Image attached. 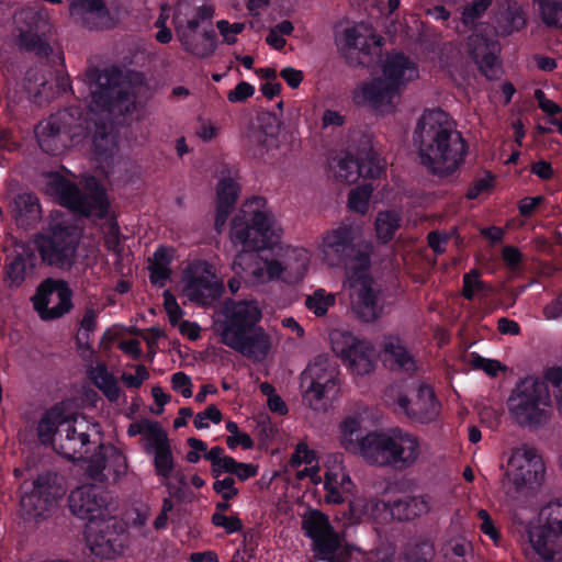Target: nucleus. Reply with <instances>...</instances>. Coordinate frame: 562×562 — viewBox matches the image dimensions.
I'll return each instance as SVG.
<instances>
[{
    "label": "nucleus",
    "instance_id": "obj_36",
    "mask_svg": "<svg viewBox=\"0 0 562 562\" xmlns=\"http://www.w3.org/2000/svg\"><path fill=\"white\" fill-rule=\"evenodd\" d=\"M431 497L427 494L407 496L391 504L390 514L400 520H409L431 510Z\"/></svg>",
    "mask_w": 562,
    "mask_h": 562
},
{
    "label": "nucleus",
    "instance_id": "obj_27",
    "mask_svg": "<svg viewBox=\"0 0 562 562\" xmlns=\"http://www.w3.org/2000/svg\"><path fill=\"white\" fill-rule=\"evenodd\" d=\"M392 429L387 431H368L362 437V445L357 453L366 463L387 468L391 463Z\"/></svg>",
    "mask_w": 562,
    "mask_h": 562
},
{
    "label": "nucleus",
    "instance_id": "obj_50",
    "mask_svg": "<svg viewBox=\"0 0 562 562\" xmlns=\"http://www.w3.org/2000/svg\"><path fill=\"white\" fill-rule=\"evenodd\" d=\"M26 277V262L22 257H15L4 271V285L10 290H16L22 285Z\"/></svg>",
    "mask_w": 562,
    "mask_h": 562
},
{
    "label": "nucleus",
    "instance_id": "obj_44",
    "mask_svg": "<svg viewBox=\"0 0 562 562\" xmlns=\"http://www.w3.org/2000/svg\"><path fill=\"white\" fill-rule=\"evenodd\" d=\"M150 517V508L143 506L134 508L130 517L128 526L131 528L132 537L139 540H154L155 535L151 527L148 526Z\"/></svg>",
    "mask_w": 562,
    "mask_h": 562
},
{
    "label": "nucleus",
    "instance_id": "obj_4",
    "mask_svg": "<svg viewBox=\"0 0 562 562\" xmlns=\"http://www.w3.org/2000/svg\"><path fill=\"white\" fill-rule=\"evenodd\" d=\"M98 424H89L79 418L71 405L60 402L47 409L37 424V436L43 445H50L54 450L68 460H81L93 443L90 430L99 432Z\"/></svg>",
    "mask_w": 562,
    "mask_h": 562
},
{
    "label": "nucleus",
    "instance_id": "obj_53",
    "mask_svg": "<svg viewBox=\"0 0 562 562\" xmlns=\"http://www.w3.org/2000/svg\"><path fill=\"white\" fill-rule=\"evenodd\" d=\"M526 25V19L521 10L507 9L499 20V32L503 35L521 30Z\"/></svg>",
    "mask_w": 562,
    "mask_h": 562
},
{
    "label": "nucleus",
    "instance_id": "obj_22",
    "mask_svg": "<svg viewBox=\"0 0 562 562\" xmlns=\"http://www.w3.org/2000/svg\"><path fill=\"white\" fill-rule=\"evenodd\" d=\"M396 404L409 418L424 424L435 420L440 413V404L432 389L424 384L419 385L409 398L400 395Z\"/></svg>",
    "mask_w": 562,
    "mask_h": 562
},
{
    "label": "nucleus",
    "instance_id": "obj_16",
    "mask_svg": "<svg viewBox=\"0 0 562 562\" xmlns=\"http://www.w3.org/2000/svg\"><path fill=\"white\" fill-rule=\"evenodd\" d=\"M221 313L223 318L213 325L221 342L225 341L226 335L237 337L254 329L262 318V308L256 300L226 301Z\"/></svg>",
    "mask_w": 562,
    "mask_h": 562
},
{
    "label": "nucleus",
    "instance_id": "obj_26",
    "mask_svg": "<svg viewBox=\"0 0 562 562\" xmlns=\"http://www.w3.org/2000/svg\"><path fill=\"white\" fill-rule=\"evenodd\" d=\"M279 122L271 115H262L248 128L244 142L252 157H262L277 145Z\"/></svg>",
    "mask_w": 562,
    "mask_h": 562
},
{
    "label": "nucleus",
    "instance_id": "obj_13",
    "mask_svg": "<svg viewBox=\"0 0 562 562\" xmlns=\"http://www.w3.org/2000/svg\"><path fill=\"white\" fill-rule=\"evenodd\" d=\"M331 350L341 359L352 375L363 376L372 373L376 364L373 345L349 331L335 329L329 334Z\"/></svg>",
    "mask_w": 562,
    "mask_h": 562
},
{
    "label": "nucleus",
    "instance_id": "obj_48",
    "mask_svg": "<svg viewBox=\"0 0 562 562\" xmlns=\"http://www.w3.org/2000/svg\"><path fill=\"white\" fill-rule=\"evenodd\" d=\"M142 439L144 449L148 453L170 446L167 432L156 422H149Z\"/></svg>",
    "mask_w": 562,
    "mask_h": 562
},
{
    "label": "nucleus",
    "instance_id": "obj_6",
    "mask_svg": "<svg viewBox=\"0 0 562 562\" xmlns=\"http://www.w3.org/2000/svg\"><path fill=\"white\" fill-rule=\"evenodd\" d=\"M372 244L362 243L357 255L351 258L346 269L344 286L348 292L350 308L355 316L363 323H373L383 313L379 291L369 273Z\"/></svg>",
    "mask_w": 562,
    "mask_h": 562
},
{
    "label": "nucleus",
    "instance_id": "obj_56",
    "mask_svg": "<svg viewBox=\"0 0 562 562\" xmlns=\"http://www.w3.org/2000/svg\"><path fill=\"white\" fill-rule=\"evenodd\" d=\"M204 458L211 462V472L214 477L222 475L228 464L227 460L233 459V457L225 454L224 449L218 446L205 452Z\"/></svg>",
    "mask_w": 562,
    "mask_h": 562
},
{
    "label": "nucleus",
    "instance_id": "obj_32",
    "mask_svg": "<svg viewBox=\"0 0 562 562\" xmlns=\"http://www.w3.org/2000/svg\"><path fill=\"white\" fill-rule=\"evenodd\" d=\"M8 209L16 225L21 227L34 226L42 218L38 198L29 191L16 193L10 198Z\"/></svg>",
    "mask_w": 562,
    "mask_h": 562
},
{
    "label": "nucleus",
    "instance_id": "obj_25",
    "mask_svg": "<svg viewBox=\"0 0 562 562\" xmlns=\"http://www.w3.org/2000/svg\"><path fill=\"white\" fill-rule=\"evenodd\" d=\"M69 508L74 515L81 519H103L110 517L109 505L99 495L93 485H82L69 495Z\"/></svg>",
    "mask_w": 562,
    "mask_h": 562
},
{
    "label": "nucleus",
    "instance_id": "obj_46",
    "mask_svg": "<svg viewBox=\"0 0 562 562\" xmlns=\"http://www.w3.org/2000/svg\"><path fill=\"white\" fill-rule=\"evenodd\" d=\"M335 303L336 295L322 288L316 289L305 299L306 308L317 317L326 315L328 310L333 307Z\"/></svg>",
    "mask_w": 562,
    "mask_h": 562
},
{
    "label": "nucleus",
    "instance_id": "obj_7",
    "mask_svg": "<svg viewBox=\"0 0 562 562\" xmlns=\"http://www.w3.org/2000/svg\"><path fill=\"white\" fill-rule=\"evenodd\" d=\"M45 192L75 213L86 217H108L110 203L104 188L94 178H88L81 191L59 175H49Z\"/></svg>",
    "mask_w": 562,
    "mask_h": 562
},
{
    "label": "nucleus",
    "instance_id": "obj_47",
    "mask_svg": "<svg viewBox=\"0 0 562 562\" xmlns=\"http://www.w3.org/2000/svg\"><path fill=\"white\" fill-rule=\"evenodd\" d=\"M358 158L361 165V176L364 178H379L384 171L385 162L371 147L363 148Z\"/></svg>",
    "mask_w": 562,
    "mask_h": 562
},
{
    "label": "nucleus",
    "instance_id": "obj_41",
    "mask_svg": "<svg viewBox=\"0 0 562 562\" xmlns=\"http://www.w3.org/2000/svg\"><path fill=\"white\" fill-rule=\"evenodd\" d=\"M175 250L172 248L162 247L156 249L149 266L150 282L155 285L162 286L171 276L170 263L173 258Z\"/></svg>",
    "mask_w": 562,
    "mask_h": 562
},
{
    "label": "nucleus",
    "instance_id": "obj_28",
    "mask_svg": "<svg viewBox=\"0 0 562 562\" xmlns=\"http://www.w3.org/2000/svg\"><path fill=\"white\" fill-rule=\"evenodd\" d=\"M77 237L65 231H55L50 237L38 241V250L44 261L49 265L68 262L76 251Z\"/></svg>",
    "mask_w": 562,
    "mask_h": 562
},
{
    "label": "nucleus",
    "instance_id": "obj_39",
    "mask_svg": "<svg viewBox=\"0 0 562 562\" xmlns=\"http://www.w3.org/2000/svg\"><path fill=\"white\" fill-rule=\"evenodd\" d=\"M350 518L362 520L364 518L378 520L390 513L391 504H386L376 497L357 496L349 502Z\"/></svg>",
    "mask_w": 562,
    "mask_h": 562
},
{
    "label": "nucleus",
    "instance_id": "obj_5",
    "mask_svg": "<svg viewBox=\"0 0 562 562\" xmlns=\"http://www.w3.org/2000/svg\"><path fill=\"white\" fill-rule=\"evenodd\" d=\"M419 76L417 64L402 53L386 56L381 66V77L359 85L353 101L369 105L378 114H390L396 109L401 90Z\"/></svg>",
    "mask_w": 562,
    "mask_h": 562
},
{
    "label": "nucleus",
    "instance_id": "obj_19",
    "mask_svg": "<svg viewBox=\"0 0 562 562\" xmlns=\"http://www.w3.org/2000/svg\"><path fill=\"white\" fill-rule=\"evenodd\" d=\"M33 305L42 319L59 318L71 308V292L64 281L48 279L38 286Z\"/></svg>",
    "mask_w": 562,
    "mask_h": 562
},
{
    "label": "nucleus",
    "instance_id": "obj_1",
    "mask_svg": "<svg viewBox=\"0 0 562 562\" xmlns=\"http://www.w3.org/2000/svg\"><path fill=\"white\" fill-rule=\"evenodd\" d=\"M85 83L90 95L86 117L78 108L64 109L40 122L35 128L37 143L43 151L57 155L68 146L81 144L94 132L92 142L98 156H112L117 149L112 134V117L125 115L136 108L135 95L130 83L120 81L115 69H91L86 74Z\"/></svg>",
    "mask_w": 562,
    "mask_h": 562
},
{
    "label": "nucleus",
    "instance_id": "obj_15",
    "mask_svg": "<svg viewBox=\"0 0 562 562\" xmlns=\"http://www.w3.org/2000/svg\"><path fill=\"white\" fill-rule=\"evenodd\" d=\"M66 491L61 476L52 472L43 473L34 480L33 490L21 497V509L30 518L45 519Z\"/></svg>",
    "mask_w": 562,
    "mask_h": 562
},
{
    "label": "nucleus",
    "instance_id": "obj_33",
    "mask_svg": "<svg viewBox=\"0 0 562 562\" xmlns=\"http://www.w3.org/2000/svg\"><path fill=\"white\" fill-rule=\"evenodd\" d=\"M289 464L292 469L296 470L295 476L297 480L310 479L315 485L322 482L317 453L308 447L306 441L296 443Z\"/></svg>",
    "mask_w": 562,
    "mask_h": 562
},
{
    "label": "nucleus",
    "instance_id": "obj_40",
    "mask_svg": "<svg viewBox=\"0 0 562 562\" xmlns=\"http://www.w3.org/2000/svg\"><path fill=\"white\" fill-rule=\"evenodd\" d=\"M184 50L195 57H207L215 50V38L209 32L198 34L196 31L177 35Z\"/></svg>",
    "mask_w": 562,
    "mask_h": 562
},
{
    "label": "nucleus",
    "instance_id": "obj_62",
    "mask_svg": "<svg viewBox=\"0 0 562 562\" xmlns=\"http://www.w3.org/2000/svg\"><path fill=\"white\" fill-rule=\"evenodd\" d=\"M476 516L480 520L479 528L480 530L487 536L495 544L499 542V532L496 529L494 521L491 518V515L485 509H477Z\"/></svg>",
    "mask_w": 562,
    "mask_h": 562
},
{
    "label": "nucleus",
    "instance_id": "obj_37",
    "mask_svg": "<svg viewBox=\"0 0 562 562\" xmlns=\"http://www.w3.org/2000/svg\"><path fill=\"white\" fill-rule=\"evenodd\" d=\"M238 191L239 187L233 179L223 178L218 181L215 215V228L217 232H222L225 226L228 214L237 200Z\"/></svg>",
    "mask_w": 562,
    "mask_h": 562
},
{
    "label": "nucleus",
    "instance_id": "obj_8",
    "mask_svg": "<svg viewBox=\"0 0 562 562\" xmlns=\"http://www.w3.org/2000/svg\"><path fill=\"white\" fill-rule=\"evenodd\" d=\"M512 419L521 427L544 424L551 414V396L546 382L527 376L514 389L508 400Z\"/></svg>",
    "mask_w": 562,
    "mask_h": 562
},
{
    "label": "nucleus",
    "instance_id": "obj_60",
    "mask_svg": "<svg viewBox=\"0 0 562 562\" xmlns=\"http://www.w3.org/2000/svg\"><path fill=\"white\" fill-rule=\"evenodd\" d=\"M222 420V413L215 405H209L203 412L195 415L193 425L196 429H206L210 422L220 424Z\"/></svg>",
    "mask_w": 562,
    "mask_h": 562
},
{
    "label": "nucleus",
    "instance_id": "obj_31",
    "mask_svg": "<svg viewBox=\"0 0 562 562\" xmlns=\"http://www.w3.org/2000/svg\"><path fill=\"white\" fill-rule=\"evenodd\" d=\"M71 18L88 29L110 27L113 22L102 0H76L70 3Z\"/></svg>",
    "mask_w": 562,
    "mask_h": 562
},
{
    "label": "nucleus",
    "instance_id": "obj_23",
    "mask_svg": "<svg viewBox=\"0 0 562 562\" xmlns=\"http://www.w3.org/2000/svg\"><path fill=\"white\" fill-rule=\"evenodd\" d=\"M324 488L325 502L328 504H341L345 502V495L353 493L355 484L344 465L341 454L328 457Z\"/></svg>",
    "mask_w": 562,
    "mask_h": 562
},
{
    "label": "nucleus",
    "instance_id": "obj_38",
    "mask_svg": "<svg viewBox=\"0 0 562 562\" xmlns=\"http://www.w3.org/2000/svg\"><path fill=\"white\" fill-rule=\"evenodd\" d=\"M382 349L386 361L391 366L406 372H414L417 369L414 356L407 350L400 337L386 336L383 340Z\"/></svg>",
    "mask_w": 562,
    "mask_h": 562
},
{
    "label": "nucleus",
    "instance_id": "obj_20",
    "mask_svg": "<svg viewBox=\"0 0 562 562\" xmlns=\"http://www.w3.org/2000/svg\"><path fill=\"white\" fill-rule=\"evenodd\" d=\"M360 228L353 225H340L326 232L318 246L322 260L329 267L341 265L352 250Z\"/></svg>",
    "mask_w": 562,
    "mask_h": 562
},
{
    "label": "nucleus",
    "instance_id": "obj_30",
    "mask_svg": "<svg viewBox=\"0 0 562 562\" xmlns=\"http://www.w3.org/2000/svg\"><path fill=\"white\" fill-rule=\"evenodd\" d=\"M276 249L281 261L283 282L294 284L302 281L308 270L310 252L301 247L284 245L280 239Z\"/></svg>",
    "mask_w": 562,
    "mask_h": 562
},
{
    "label": "nucleus",
    "instance_id": "obj_9",
    "mask_svg": "<svg viewBox=\"0 0 562 562\" xmlns=\"http://www.w3.org/2000/svg\"><path fill=\"white\" fill-rule=\"evenodd\" d=\"M502 470L501 482L505 492H521L541 481L544 463L535 448L522 445L509 451Z\"/></svg>",
    "mask_w": 562,
    "mask_h": 562
},
{
    "label": "nucleus",
    "instance_id": "obj_49",
    "mask_svg": "<svg viewBox=\"0 0 562 562\" xmlns=\"http://www.w3.org/2000/svg\"><path fill=\"white\" fill-rule=\"evenodd\" d=\"M543 23L549 27H562V0H538Z\"/></svg>",
    "mask_w": 562,
    "mask_h": 562
},
{
    "label": "nucleus",
    "instance_id": "obj_57",
    "mask_svg": "<svg viewBox=\"0 0 562 562\" xmlns=\"http://www.w3.org/2000/svg\"><path fill=\"white\" fill-rule=\"evenodd\" d=\"M104 234V243L109 250L119 254L120 252V228L114 217H109L102 225Z\"/></svg>",
    "mask_w": 562,
    "mask_h": 562
},
{
    "label": "nucleus",
    "instance_id": "obj_35",
    "mask_svg": "<svg viewBox=\"0 0 562 562\" xmlns=\"http://www.w3.org/2000/svg\"><path fill=\"white\" fill-rule=\"evenodd\" d=\"M363 413H353L346 416L338 426V441L340 446L348 452L356 454L362 445L364 430Z\"/></svg>",
    "mask_w": 562,
    "mask_h": 562
},
{
    "label": "nucleus",
    "instance_id": "obj_63",
    "mask_svg": "<svg viewBox=\"0 0 562 562\" xmlns=\"http://www.w3.org/2000/svg\"><path fill=\"white\" fill-rule=\"evenodd\" d=\"M483 290V283L480 281V274L476 270H471L463 277V295L472 300L475 294Z\"/></svg>",
    "mask_w": 562,
    "mask_h": 562
},
{
    "label": "nucleus",
    "instance_id": "obj_29",
    "mask_svg": "<svg viewBox=\"0 0 562 562\" xmlns=\"http://www.w3.org/2000/svg\"><path fill=\"white\" fill-rule=\"evenodd\" d=\"M214 10L201 0H179L173 13V24L177 35L198 30L203 21L211 20Z\"/></svg>",
    "mask_w": 562,
    "mask_h": 562
},
{
    "label": "nucleus",
    "instance_id": "obj_61",
    "mask_svg": "<svg viewBox=\"0 0 562 562\" xmlns=\"http://www.w3.org/2000/svg\"><path fill=\"white\" fill-rule=\"evenodd\" d=\"M171 387L183 397L189 398L193 394V383L191 378L182 371L173 373L170 378Z\"/></svg>",
    "mask_w": 562,
    "mask_h": 562
},
{
    "label": "nucleus",
    "instance_id": "obj_10",
    "mask_svg": "<svg viewBox=\"0 0 562 562\" xmlns=\"http://www.w3.org/2000/svg\"><path fill=\"white\" fill-rule=\"evenodd\" d=\"M303 398L315 409L325 407V400L335 396L339 390V370L326 355H319L301 374Z\"/></svg>",
    "mask_w": 562,
    "mask_h": 562
},
{
    "label": "nucleus",
    "instance_id": "obj_12",
    "mask_svg": "<svg viewBox=\"0 0 562 562\" xmlns=\"http://www.w3.org/2000/svg\"><path fill=\"white\" fill-rule=\"evenodd\" d=\"M302 529L313 541V551L318 560L348 562L349 552L330 525L328 517L318 509H307L301 517Z\"/></svg>",
    "mask_w": 562,
    "mask_h": 562
},
{
    "label": "nucleus",
    "instance_id": "obj_55",
    "mask_svg": "<svg viewBox=\"0 0 562 562\" xmlns=\"http://www.w3.org/2000/svg\"><path fill=\"white\" fill-rule=\"evenodd\" d=\"M228 464L223 471L224 473H229L235 475L239 481H247L250 477H254L259 472V467L254 463H245L238 462L234 458L232 460H227Z\"/></svg>",
    "mask_w": 562,
    "mask_h": 562
},
{
    "label": "nucleus",
    "instance_id": "obj_14",
    "mask_svg": "<svg viewBox=\"0 0 562 562\" xmlns=\"http://www.w3.org/2000/svg\"><path fill=\"white\" fill-rule=\"evenodd\" d=\"M182 294L192 303L200 306H212L221 297L224 286L217 279L213 266L203 260L188 265L183 270Z\"/></svg>",
    "mask_w": 562,
    "mask_h": 562
},
{
    "label": "nucleus",
    "instance_id": "obj_11",
    "mask_svg": "<svg viewBox=\"0 0 562 562\" xmlns=\"http://www.w3.org/2000/svg\"><path fill=\"white\" fill-rule=\"evenodd\" d=\"M546 524L531 522L528 526V542L543 562L562 561V501L543 509Z\"/></svg>",
    "mask_w": 562,
    "mask_h": 562
},
{
    "label": "nucleus",
    "instance_id": "obj_2",
    "mask_svg": "<svg viewBox=\"0 0 562 562\" xmlns=\"http://www.w3.org/2000/svg\"><path fill=\"white\" fill-rule=\"evenodd\" d=\"M282 228L262 198L248 200L234 217L231 240L241 247L233 262V269L246 273L247 281L255 286L282 281L281 261L277 241Z\"/></svg>",
    "mask_w": 562,
    "mask_h": 562
},
{
    "label": "nucleus",
    "instance_id": "obj_21",
    "mask_svg": "<svg viewBox=\"0 0 562 562\" xmlns=\"http://www.w3.org/2000/svg\"><path fill=\"white\" fill-rule=\"evenodd\" d=\"M424 445L420 439L401 428L392 429V448L390 468L409 469L423 460Z\"/></svg>",
    "mask_w": 562,
    "mask_h": 562
},
{
    "label": "nucleus",
    "instance_id": "obj_59",
    "mask_svg": "<svg viewBox=\"0 0 562 562\" xmlns=\"http://www.w3.org/2000/svg\"><path fill=\"white\" fill-rule=\"evenodd\" d=\"M216 27L223 37V42L233 45L237 42L238 34L244 31L245 24L241 22L231 23L227 20H220L216 22Z\"/></svg>",
    "mask_w": 562,
    "mask_h": 562
},
{
    "label": "nucleus",
    "instance_id": "obj_17",
    "mask_svg": "<svg viewBox=\"0 0 562 562\" xmlns=\"http://www.w3.org/2000/svg\"><path fill=\"white\" fill-rule=\"evenodd\" d=\"M86 474L99 483H116L128 471L127 457L113 445H97V451L86 459Z\"/></svg>",
    "mask_w": 562,
    "mask_h": 562
},
{
    "label": "nucleus",
    "instance_id": "obj_34",
    "mask_svg": "<svg viewBox=\"0 0 562 562\" xmlns=\"http://www.w3.org/2000/svg\"><path fill=\"white\" fill-rule=\"evenodd\" d=\"M470 52L481 71L488 78L493 79L498 75V66L496 58L497 44L493 41L479 35L472 34L468 42Z\"/></svg>",
    "mask_w": 562,
    "mask_h": 562
},
{
    "label": "nucleus",
    "instance_id": "obj_18",
    "mask_svg": "<svg viewBox=\"0 0 562 562\" xmlns=\"http://www.w3.org/2000/svg\"><path fill=\"white\" fill-rule=\"evenodd\" d=\"M85 536L88 548L95 557L111 559L122 550L120 526L111 516L91 519L86 525Z\"/></svg>",
    "mask_w": 562,
    "mask_h": 562
},
{
    "label": "nucleus",
    "instance_id": "obj_58",
    "mask_svg": "<svg viewBox=\"0 0 562 562\" xmlns=\"http://www.w3.org/2000/svg\"><path fill=\"white\" fill-rule=\"evenodd\" d=\"M546 381L554 389L557 409L562 417V368L552 367L544 373Z\"/></svg>",
    "mask_w": 562,
    "mask_h": 562
},
{
    "label": "nucleus",
    "instance_id": "obj_24",
    "mask_svg": "<svg viewBox=\"0 0 562 562\" xmlns=\"http://www.w3.org/2000/svg\"><path fill=\"white\" fill-rule=\"evenodd\" d=\"M222 344L255 362L263 361L272 348L271 337L262 327H255L237 337L226 335Z\"/></svg>",
    "mask_w": 562,
    "mask_h": 562
},
{
    "label": "nucleus",
    "instance_id": "obj_43",
    "mask_svg": "<svg viewBox=\"0 0 562 562\" xmlns=\"http://www.w3.org/2000/svg\"><path fill=\"white\" fill-rule=\"evenodd\" d=\"M402 215L398 211L386 210L379 212L374 222L376 237L382 243L391 240L400 228Z\"/></svg>",
    "mask_w": 562,
    "mask_h": 562
},
{
    "label": "nucleus",
    "instance_id": "obj_42",
    "mask_svg": "<svg viewBox=\"0 0 562 562\" xmlns=\"http://www.w3.org/2000/svg\"><path fill=\"white\" fill-rule=\"evenodd\" d=\"M89 378L109 401L115 402L119 400L120 387L117 381L103 363L92 367L89 370Z\"/></svg>",
    "mask_w": 562,
    "mask_h": 562
},
{
    "label": "nucleus",
    "instance_id": "obj_45",
    "mask_svg": "<svg viewBox=\"0 0 562 562\" xmlns=\"http://www.w3.org/2000/svg\"><path fill=\"white\" fill-rule=\"evenodd\" d=\"M336 178L346 183H355L361 176V165L358 156L346 155L337 160L334 167Z\"/></svg>",
    "mask_w": 562,
    "mask_h": 562
},
{
    "label": "nucleus",
    "instance_id": "obj_3",
    "mask_svg": "<svg viewBox=\"0 0 562 562\" xmlns=\"http://www.w3.org/2000/svg\"><path fill=\"white\" fill-rule=\"evenodd\" d=\"M413 142L422 166L438 178L457 173L468 155L465 139L454 121L442 110L423 113L416 124Z\"/></svg>",
    "mask_w": 562,
    "mask_h": 562
},
{
    "label": "nucleus",
    "instance_id": "obj_54",
    "mask_svg": "<svg viewBox=\"0 0 562 562\" xmlns=\"http://www.w3.org/2000/svg\"><path fill=\"white\" fill-rule=\"evenodd\" d=\"M373 188L370 184L358 187L351 190L348 198V206L351 211L364 214L368 210L369 200Z\"/></svg>",
    "mask_w": 562,
    "mask_h": 562
},
{
    "label": "nucleus",
    "instance_id": "obj_64",
    "mask_svg": "<svg viewBox=\"0 0 562 562\" xmlns=\"http://www.w3.org/2000/svg\"><path fill=\"white\" fill-rule=\"evenodd\" d=\"M212 522L214 526L223 528L227 533H234L243 528V522L238 517L225 516L222 513H214Z\"/></svg>",
    "mask_w": 562,
    "mask_h": 562
},
{
    "label": "nucleus",
    "instance_id": "obj_52",
    "mask_svg": "<svg viewBox=\"0 0 562 562\" xmlns=\"http://www.w3.org/2000/svg\"><path fill=\"white\" fill-rule=\"evenodd\" d=\"M154 454L155 473L161 480H168L173 468V456L170 446L151 452Z\"/></svg>",
    "mask_w": 562,
    "mask_h": 562
},
{
    "label": "nucleus",
    "instance_id": "obj_51",
    "mask_svg": "<svg viewBox=\"0 0 562 562\" xmlns=\"http://www.w3.org/2000/svg\"><path fill=\"white\" fill-rule=\"evenodd\" d=\"M362 25H352L347 26L342 30V32L337 36V44L344 52H349L351 49H363L366 46V41L362 40Z\"/></svg>",
    "mask_w": 562,
    "mask_h": 562
}]
</instances>
